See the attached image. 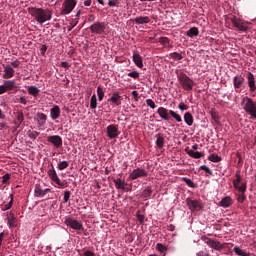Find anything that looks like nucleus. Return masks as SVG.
Returning a JSON list of instances; mask_svg holds the SVG:
<instances>
[{
    "label": "nucleus",
    "instance_id": "nucleus-16",
    "mask_svg": "<svg viewBox=\"0 0 256 256\" xmlns=\"http://www.w3.org/2000/svg\"><path fill=\"white\" fill-rule=\"evenodd\" d=\"M34 121H36L37 127H39V129H42V127H45L47 123V114L38 112L34 118Z\"/></svg>",
    "mask_w": 256,
    "mask_h": 256
},
{
    "label": "nucleus",
    "instance_id": "nucleus-27",
    "mask_svg": "<svg viewBox=\"0 0 256 256\" xmlns=\"http://www.w3.org/2000/svg\"><path fill=\"white\" fill-rule=\"evenodd\" d=\"M156 146L158 149H163L165 146V137L163 134H156Z\"/></svg>",
    "mask_w": 256,
    "mask_h": 256
},
{
    "label": "nucleus",
    "instance_id": "nucleus-35",
    "mask_svg": "<svg viewBox=\"0 0 256 256\" xmlns=\"http://www.w3.org/2000/svg\"><path fill=\"white\" fill-rule=\"evenodd\" d=\"M114 185L116 189H123L124 186H127V183L125 181L121 180V178H117L114 180Z\"/></svg>",
    "mask_w": 256,
    "mask_h": 256
},
{
    "label": "nucleus",
    "instance_id": "nucleus-52",
    "mask_svg": "<svg viewBox=\"0 0 256 256\" xmlns=\"http://www.w3.org/2000/svg\"><path fill=\"white\" fill-rule=\"evenodd\" d=\"M196 256H211V254L209 253V250L205 249V250H200L199 252H197Z\"/></svg>",
    "mask_w": 256,
    "mask_h": 256
},
{
    "label": "nucleus",
    "instance_id": "nucleus-20",
    "mask_svg": "<svg viewBox=\"0 0 256 256\" xmlns=\"http://www.w3.org/2000/svg\"><path fill=\"white\" fill-rule=\"evenodd\" d=\"M157 113L164 121H169L171 119V116H169V110L165 107H159Z\"/></svg>",
    "mask_w": 256,
    "mask_h": 256
},
{
    "label": "nucleus",
    "instance_id": "nucleus-26",
    "mask_svg": "<svg viewBox=\"0 0 256 256\" xmlns=\"http://www.w3.org/2000/svg\"><path fill=\"white\" fill-rule=\"evenodd\" d=\"M15 117H16L15 125L17 128H19L21 127V123L25 121V115L23 114V112L19 111L15 113Z\"/></svg>",
    "mask_w": 256,
    "mask_h": 256
},
{
    "label": "nucleus",
    "instance_id": "nucleus-43",
    "mask_svg": "<svg viewBox=\"0 0 256 256\" xmlns=\"http://www.w3.org/2000/svg\"><path fill=\"white\" fill-rule=\"evenodd\" d=\"M27 135L30 139H37L39 137V132L28 130Z\"/></svg>",
    "mask_w": 256,
    "mask_h": 256
},
{
    "label": "nucleus",
    "instance_id": "nucleus-19",
    "mask_svg": "<svg viewBox=\"0 0 256 256\" xmlns=\"http://www.w3.org/2000/svg\"><path fill=\"white\" fill-rule=\"evenodd\" d=\"M35 197H45L46 193H51V189L46 188L43 190L41 184H36L34 188Z\"/></svg>",
    "mask_w": 256,
    "mask_h": 256
},
{
    "label": "nucleus",
    "instance_id": "nucleus-22",
    "mask_svg": "<svg viewBox=\"0 0 256 256\" xmlns=\"http://www.w3.org/2000/svg\"><path fill=\"white\" fill-rule=\"evenodd\" d=\"M220 207H223L224 209H227L228 207H231L233 205V199L231 196H226L222 198V200L219 202Z\"/></svg>",
    "mask_w": 256,
    "mask_h": 256
},
{
    "label": "nucleus",
    "instance_id": "nucleus-55",
    "mask_svg": "<svg viewBox=\"0 0 256 256\" xmlns=\"http://www.w3.org/2000/svg\"><path fill=\"white\" fill-rule=\"evenodd\" d=\"M128 77H132V79H139V72L137 71L129 72Z\"/></svg>",
    "mask_w": 256,
    "mask_h": 256
},
{
    "label": "nucleus",
    "instance_id": "nucleus-63",
    "mask_svg": "<svg viewBox=\"0 0 256 256\" xmlns=\"http://www.w3.org/2000/svg\"><path fill=\"white\" fill-rule=\"evenodd\" d=\"M159 43H161V45H167V43H169V38L161 37Z\"/></svg>",
    "mask_w": 256,
    "mask_h": 256
},
{
    "label": "nucleus",
    "instance_id": "nucleus-10",
    "mask_svg": "<svg viewBox=\"0 0 256 256\" xmlns=\"http://www.w3.org/2000/svg\"><path fill=\"white\" fill-rule=\"evenodd\" d=\"M91 33H95L96 35H102L105 33V22H95L89 27Z\"/></svg>",
    "mask_w": 256,
    "mask_h": 256
},
{
    "label": "nucleus",
    "instance_id": "nucleus-58",
    "mask_svg": "<svg viewBox=\"0 0 256 256\" xmlns=\"http://www.w3.org/2000/svg\"><path fill=\"white\" fill-rule=\"evenodd\" d=\"M246 197H245V193H240L237 197V201L239 203H243L245 201Z\"/></svg>",
    "mask_w": 256,
    "mask_h": 256
},
{
    "label": "nucleus",
    "instance_id": "nucleus-41",
    "mask_svg": "<svg viewBox=\"0 0 256 256\" xmlns=\"http://www.w3.org/2000/svg\"><path fill=\"white\" fill-rule=\"evenodd\" d=\"M97 95H98V100L103 101V97H105V92L103 91V88H101V86L97 87Z\"/></svg>",
    "mask_w": 256,
    "mask_h": 256
},
{
    "label": "nucleus",
    "instance_id": "nucleus-33",
    "mask_svg": "<svg viewBox=\"0 0 256 256\" xmlns=\"http://www.w3.org/2000/svg\"><path fill=\"white\" fill-rule=\"evenodd\" d=\"M248 85L250 87V91L253 92L256 90L255 77L253 76V74H249V76H248Z\"/></svg>",
    "mask_w": 256,
    "mask_h": 256
},
{
    "label": "nucleus",
    "instance_id": "nucleus-28",
    "mask_svg": "<svg viewBox=\"0 0 256 256\" xmlns=\"http://www.w3.org/2000/svg\"><path fill=\"white\" fill-rule=\"evenodd\" d=\"M187 155H189V157H192V159H201V157L205 156V153H203V152H195L193 150H188L187 151Z\"/></svg>",
    "mask_w": 256,
    "mask_h": 256
},
{
    "label": "nucleus",
    "instance_id": "nucleus-53",
    "mask_svg": "<svg viewBox=\"0 0 256 256\" xmlns=\"http://www.w3.org/2000/svg\"><path fill=\"white\" fill-rule=\"evenodd\" d=\"M200 169L201 171H205L206 173H208V175H213V171H211V169L207 165L200 166Z\"/></svg>",
    "mask_w": 256,
    "mask_h": 256
},
{
    "label": "nucleus",
    "instance_id": "nucleus-21",
    "mask_svg": "<svg viewBox=\"0 0 256 256\" xmlns=\"http://www.w3.org/2000/svg\"><path fill=\"white\" fill-rule=\"evenodd\" d=\"M50 117L52 121H55L61 117V108L58 105H55L53 108L50 109Z\"/></svg>",
    "mask_w": 256,
    "mask_h": 256
},
{
    "label": "nucleus",
    "instance_id": "nucleus-30",
    "mask_svg": "<svg viewBox=\"0 0 256 256\" xmlns=\"http://www.w3.org/2000/svg\"><path fill=\"white\" fill-rule=\"evenodd\" d=\"M187 37H190L193 39V37H197L199 35V28L197 27H192L186 32Z\"/></svg>",
    "mask_w": 256,
    "mask_h": 256
},
{
    "label": "nucleus",
    "instance_id": "nucleus-64",
    "mask_svg": "<svg viewBox=\"0 0 256 256\" xmlns=\"http://www.w3.org/2000/svg\"><path fill=\"white\" fill-rule=\"evenodd\" d=\"M248 115H251L252 119H256V107Z\"/></svg>",
    "mask_w": 256,
    "mask_h": 256
},
{
    "label": "nucleus",
    "instance_id": "nucleus-59",
    "mask_svg": "<svg viewBox=\"0 0 256 256\" xmlns=\"http://www.w3.org/2000/svg\"><path fill=\"white\" fill-rule=\"evenodd\" d=\"M18 103H21V105H27V103H29V102L27 101V98L25 96H21L18 99Z\"/></svg>",
    "mask_w": 256,
    "mask_h": 256
},
{
    "label": "nucleus",
    "instance_id": "nucleus-37",
    "mask_svg": "<svg viewBox=\"0 0 256 256\" xmlns=\"http://www.w3.org/2000/svg\"><path fill=\"white\" fill-rule=\"evenodd\" d=\"M234 253L239 256H251V253H247L245 250H241L239 247H234Z\"/></svg>",
    "mask_w": 256,
    "mask_h": 256
},
{
    "label": "nucleus",
    "instance_id": "nucleus-23",
    "mask_svg": "<svg viewBox=\"0 0 256 256\" xmlns=\"http://www.w3.org/2000/svg\"><path fill=\"white\" fill-rule=\"evenodd\" d=\"M233 83L235 89H241V87H243V85L245 84V78H243V76L241 75L235 76L233 79Z\"/></svg>",
    "mask_w": 256,
    "mask_h": 256
},
{
    "label": "nucleus",
    "instance_id": "nucleus-56",
    "mask_svg": "<svg viewBox=\"0 0 256 256\" xmlns=\"http://www.w3.org/2000/svg\"><path fill=\"white\" fill-rule=\"evenodd\" d=\"M19 65H21V62L19 60H15L10 63V67H12L13 69H18Z\"/></svg>",
    "mask_w": 256,
    "mask_h": 256
},
{
    "label": "nucleus",
    "instance_id": "nucleus-57",
    "mask_svg": "<svg viewBox=\"0 0 256 256\" xmlns=\"http://www.w3.org/2000/svg\"><path fill=\"white\" fill-rule=\"evenodd\" d=\"M178 109H180V111H187V109H189V106H187V104L181 102V103L178 105Z\"/></svg>",
    "mask_w": 256,
    "mask_h": 256
},
{
    "label": "nucleus",
    "instance_id": "nucleus-2",
    "mask_svg": "<svg viewBox=\"0 0 256 256\" xmlns=\"http://www.w3.org/2000/svg\"><path fill=\"white\" fill-rule=\"evenodd\" d=\"M178 81H179L182 89H184V91L193 90V85H195V82L193 81V79H191L189 76H187V74H185L183 72L178 74Z\"/></svg>",
    "mask_w": 256,
    "mask_h": 256
},
{
    "label": "nucleus",
    "instance_id": "nucleus-44",
    "mask_svg": "<svg viewBox=\"0 0 256 256\" xmlns=\"http://www.w3.org/2000/svg\"><path fill=\"white\" fill-rule=\"evenodd\" d=\"M79 23V18H75L72 20V22L69 23V26L67 27L68 31H71L74 27H77Z\"/></svg>",
    "mask_w": 256,
    "mask_h": 256
},
{
    "label": "nucleus",
    "instance_id": "nucleus-36",
    "mask_svg": "<svg viewBox=\"0 0 256 256\" xmlns=\"http://www.w3.org/2000/svg\"><path fill=\"white\" fill-rule=\"evenodd\" d=\"M151 195H153V189H151V187L148 186L146 189L143 190L142 197L144 199H149V197H151Z\"/></svg>",
    "mask_w": 256,
    "mask_h": 256
},
{
    "label": "nucleus",
    "instance_id": "nucleus-15",
    "mask_svg": "<svg viewBox=\"0 0 256 256\" xmlns=\"http://www.w3.org/2000/svg\"><path fill=\"white\" fill-rule=\"evenodd\" d=\"M48 176L50 177L51 181L56 183V185H59V187H65V183L61 182V179H59L57 171H55V168L53 166L52 169L48 171Z\"/></svg>",
    "mask_w": 256,
    "mask_h": 256
},
{
    "label": "nucleus",
    "instance_id": "nucleus-31",
    "mask_svg": "<svg viewBox=\"0 0 256 256\" xmlns=\"http://www.w3.org/2000/svg\"><path fill=\"white\" fill-rule=\"evenodd\" d=\"M108 101L114 103V105H121V95L119 93H114Z\"/></svg>",
    "mask_w": 256,
    "mask_h": 256
},
{
    "label": "nucleus",
    "instance_id": "nucleus-38",
    "mask_svg": "<svg viewBox=\"0 0 256 256\" xmlns=\"http://www.w3.org/2000/svg\"><path fill=\"white\" fill-rule=\"evenodd\" d=\"M169 115H171L173 119L177 121V123H181L183 121V119L181 118V115H179L177 112L173 110H169Z\"/></svg>",
    "mask_w": 256,
    "mask_h": 256
},
{
    "label": "nucleus",
    "instance_id": "nucleus-32",
    "mask_svg": "<svg viewBox=\"0 0 256 256\" xmlns=\"http://www.w3.org/2000/svg\"><path fill=\"white\" fill-rule=\"evenodd\" d=\"M28 93L29 95H32L33 97H37L39 93H41V90L37 88V86H28Z\"/></svg>",
    "mask_w": 256,
    "mask_h": 256
},
{
    "label": "nucleus",
    "instance_id": "nucleus-39",
    "mask_svg": "<svg viewBox=\"0 0 256 256\" xmlns=\"http://www.w3.org/2000/svg\"><path fill=\"white\" fill-rule=\"evenodd\" d=\"M171 59H174V61H181L183 59V55H181L179 52H173L170 53Z\"/></svg>",
    "mask_w": 256,
    "mask_h": 256
},
{
    "label": "nucleus",
    "instance_id": "nucleus-29",
    "mask_svg": "<svg viewBox=\"0 0 256 256\" xmlns=\"http://www.w3.org/2000/svg\"><path fill=\"white\" fill-rule=\"evenodd\" d=\"M184 121L186 123V125H188L189 127H191V125H193V114H191V112H186L184 114Z\"/></svg>",
    "mask_w": 256,
    "mask_h": 256
},
{
    "label": "nucleus",
    "instance_id": "nucleus-61",
    "mask_svg": "<svg viewBox=\"0 0 256 256\" xmlns=\"http://www.w3.org/2000/svg\"><path fill=\"white\" fill-rule=\"evenodd\" d=\"M241 183V176L238 174L236 175V179L233 181L234 187H237Z\"/></svg>",
    "mask_w": 256,
    "mask_h": 256
},
{
    "label": "nucleus",
    "instance_id": "nucleus-17",
    "mask_svg": "<svg viewBox=\"0 0 256 256\" xmlns=\"http://www.w3.org/2000/svg\"><path fill=\"white\" fill-rule=\"evenodd\" d=\"M243 103H245L244 111L248 114H250L256 108L255 102H253V99H251L249 97H244Z\"/></svg>",
    "mask_w": 256,
    "mask_h": 256
},
{
    "label": "nucleus",
    "instance_id": "nucleus-34",
    "mask_svg": "<svg viewBox=\"0 0 256 256\" xmlns=\"http://www.w3.org/2000/svg\"><path fill=\"white\" fill-rule=\"evenodd\" d=\"M156 249L159 253H163V256L167 255V252L169 251V248L161 243L156 245Z\"/></svg>",
    "mask_w": 256,
    "mask_h": 256
},
{
    "label": "nucleus",
    "instance_id": "nucleus-47",
    "mask_svg": "<svg viewBox=\"0 0 256 256\" xmlns=\"http://www.w3.org/2000/svg\"><path fill=\"white\" fill-rule=\"evenodd\" d=\"M11 180V174L7 173L2 177V185H9V181Z\"/></svg>",
    "mask_w": 256,
    "mask_h": 256
},
{
    "label": "nucleus",
    "instance_id": "nucleus-50",
    "mask_svg": "<svg viewBox=\"0 0 256 256\" xmlns=\"http://www.w3.org/2000/svg\"><path fill=\"white\" fill-rule=\"evenodd\" d=\"M235 189H238L240 193H245L247 191V184L243 183L241 186L238 184Z\"/></svg>",
    "mask_w": 256,
    "mask_h": 256
},
{
    "label": "nucleus",
    "instance_id": "nucleus-7",
    "mask_svg": "<svg viewBox=\"0 0 256 256\" xmlns=\"http://www.w3.org/2000/svg\"><path fill=\"white\" fill-rule=\"evenodd\" d=\"M121 132L119 131V126L115 124H110L106 128V135L109 139H117Z\"/></svg>",
    "mask_w": 256,
    "mask_h": 256
},
{
    "label": "nucleus",
    "instance_id": "nucleus-5",
    "mask_svg": "<svg viewBox=\"0 0 256 256\" xmlns=\"http://www.w3.org/2000/svg\"><path fill=\"white\" fill-rule=\"evenodd\" d=\"M232 24L238 29V31L246 32L249 31V22L245 20H241L237 18V16H233L231 18Z\"/></svg>",
    "mask_w": 256,
    "mask_h": 256
},
{
    "label": "nucleus",
    "instance_id": "nucleus-8",
    "mask_svg": "<svg viewBox=\"0 0 256 256\" xmlns=\"http://www.w3.org/2000/svg\"><path fill=\"white\" fill-rule=\"evenodd\" d=\"M65 225L67 227H70L71 229H74L75 231H83V223L81 221L75 220L71 217H68L65 219Z\"/></svg>",
    "mask_w": 256,
    "mask_h": 256
},
{
    "label": "nucleus",
    "instance_id": "nucleus-6",
    "mask_svg": "<svg viewBox=\"0 0 256 256\" xmlns=\"http://www.w3.org/2000/svg\"><path fill=\"white\" fill-rule=\"evenodd\" d=\"M204 242L206 245H208V247H210V249H214L215 251H221L227 247V243L221 244V242L213 240L209 237L204 238Z\"/></svg>",
    "mask_w": 256,
    "mask_h": 256
},
{
    "label": "nucleus",
    "instance_id": "nucleus-60",
    "mask_svg": "<svg viewBox=\"0 0 256 256\" xmlns=\"http://www.w3.org/2000/svg\"><path fill=\"white\" fill-rule=\"evenodd\" d=\"M108 5H109V7H117V5H119V1L118 0H109Z\"/></svg>",
    "mask_w": 256,
    "mask_h": 256
},
{
    "label": "nucleus",
    "instance_id": "nucleus-51",
    "mask_svg": "<svg viewBox=\"0 0 256 256\" xmlns=\"http://www.w3.org/2000/svg\"><path fill=\"white\" fill-rule=\"evenodd\" d=\"M146 105L150 107V109H156L157 105H155V102L152 99L146 100Z\"/></svg>",
    "mask_w": 256,
    "mask_h": 256
},
{
    "label": "nucleus",
    "instance_id": "nucleus-54",
    "mask_svg": "<svg viewBox=\"0 0 256 256\" xmlns=\"http://www.w3.org/2000/svg\"><path fill=\"white\" fill-rule=\"evenodd\" d=\"M64 203H68L69 202V199H71V191H65L64 192Z\"/></svg>",
    "mask_w": 256,
    "mask_h": 256
},
{
    "label": "nucleus",
    "instance_id": "nucleus-18",
    "mask_svg": "<svg viewBox=\"0 0 256 256\" xmlns=\"http://www.w3.org/2000/svg\"><path fill=\"white\" fill-rule=\"evenodd\" d=\"M4 73L2 78L4 79H13L15 77V69L11 65H3Z\"/></svg>",
    "mask_w": 256,
    "mask_h": 256
},
{
    "label": "nucleus",
    "instance_id": "nucleus-49",
    "mask_svg": "<svg viewBox=\"0 0 256 256\" xmlns=\"http://www.w3.org/2000/svg\"><path fill=\"white\" fill-rule=\"evenodd\" d=\"M11 200L8 204L4 205V207L2 208V211H9V209H11V207H13V195H10Z\"/></svg>",
    "mask_w": 256,
    "mask_h": 256
},
{
    "label": "nucleus",
    "instance_id": "nucleus-46",
    "mask_svg": "<svg viewBox=\"0 0 256 256\" xmlns=\"http://www.w3.org/2000/svg\"><path fill=\"white\" fill-rule=\"evenodd\" d=\"M182 181L188 185V187H191L192 189H195V183L189 179V178H182Z\"/></svg>",
    "mask_w": 256,
    "mask_h": 256
},
{
    "label": "nucleus",
    "instance_id": "nucleus-11",
    "mask_svg": "<svg viewBox=\"0 0 256 256\" xmlns=\"http://www.w3.org/2000/svg\"><path fill=\"white\" fill-rule=\"evenodd\" d=\"M147 175H149V173H147V170L143 168H136L130 173L129 179H131V181H135V179H140L141 177H147Z\"/></svg>",
    "mask_w": 256,
    "mask_h": 256
},
{
    "label": "nucleus",
    "instance_id": "nucleus-45",
    "mask_svg": "<svg viewBox=\"0 0 256 256\" xmlns=\"http://www.w3.org/2000/svg\"><path fill=\"white\" fill-rule=\"evenodd\" d=\"M209 161H212V163H219L221 161V157H219L217 154H212L208 157Z\"/></svg>",
    "mask_w": 256,
    "mask_h": 256
},
{
    "label": "nucleus",
    "instance_id": "nucleus-3",
    "mask_svg": "<svg viewBox=\"0 0 256 256\" xmlns=\"http://www.w3.org/2000/svg\"><path fill=\"white\" fill-rule=\"evenodd\" d=\"M18 88L17 81L11 80V78L5 79L3 85H0V95L9 91H17Z\"/></svg>",
    "mask_w": 256,
    "mask_h": 256
},
{
    "label": "nucleus",
    "instance_id": "nucleus-62",
    "mask_svg": "<svg viewBox=\"0 0 256 256\" xmlns=\"http://www.w3.org/2000/svg\"><path fill=\"white\" fill-rule=\"evenodd\" d=\"M8 223H9L10 227H16L17 226V219H15V218L9 219Z\"/></svg>",
    "mask_w": 256,
    "mask_h": 256
},
{
    "label": "nucleus",
    "instance_id": "nucleus-42",
    "mask_svg": "<svg viewBox=\"0 0 256 256\" xmlns=\"http://www.w3.org/2000/svg\"><path fill=\"white\" fill-rule=\"evenodd\" d=\"M67 167H69V162L68 161H62V162L58 163L59 171H63L65 169H67Z\"/></svg>",
    "mask_w": 256,
    "mask_h": 256
},
{
    "label": "nucleus",
    "instance_id": "nucleus-25",
    "mask_svg": "<svg viewBox=\"0 0 256 256\" xmlns=\"http://www.w3.org/2000/svg\"><path fill=\"white\" fill-rule=\"evenodd\" d=\"M150 22H151V19H149V16H140L134 19V23L136 25H146L147 23H150Z\"/></svg>",
    "mask_w": 256,
    "mask_h": 256
},
{
    "label": "nucleus",
    "instance_id": "nucleus-24",
    "mask_svg": "<svg viewBox=\"0 0 256 256\" xmlns=\"http://www.w3.org/2000/svg\"><path fill=\"white\" fill-rule=\"evenodd\" d=\"M133 62L135 63L136 67H139V69H143V57H141L139 53L134 52Z\"/></svg>",
    "mask_w": 256,
    "mask_h": 256
},
{
    "label": "nucleus",
    "instance_id": "nucleus-12",
    "mask_svg": "<svg viewBox=\"0 0 256 256\" xmlns=\"http://www.w3.org/2000/svg\"><path fill=\"white\" fill-rule=\"evenodd\" d=\"M47 141L54 145L56 149H61V147H63V138L59 135L48 136Z\"/></svg>",
    "mask_w": 256,
    "mask_h": 256
},
{
    "label": "nucleus",
    "instance_id": "nucleus-13",
    "mask_svg": "<svg viewBox=\"0 0 256 256\" xmlns=\"http://www.w3.org/2000/svg\"><path fill=\"white\" fill-rule=\"evenodd\" d=\"M48 176L50 177L51 181L56 183V185H59V187H65V183L61 182V179H59L57 171H55V168L53 166L52 169L48 171Z\"/></svg>",
    "mask_w": 256,
    "mask_h": 256
},
{
    "label": "nucleus",
    "instance_id": "nucleus-14",
    "mask_svg": "<svg viewBox=\"0 0 256 256\" xmlns=\"http://www.w3.org/2000/svg\"><path fill=\"white\" fill-rule=\"evenodd\" d=\"M48 176L50 177L51 181L56 183V185H59V187H65V183L61 182V179H59L57 171H55V168L53 166L52 169L48 171Z\"/></svg>",
    "mask_w": 256,
    "mask_h": 256
},
{
    "label": "nucleus",
    "instance_id": "nucleus-1",
    "mask_svg": "<svg viewBox=\"0 0 256 256\" xmlns=\"http://www.w3.org/2000/svg\"><path fill=\"white\" fill-rule=\"evenodd\" d=\"M29 13L32 15L40 25H43L46 21H51L53 17V11L43 8H29Z\"/></svg>",
    "mask_w": 256,
    "mask_h": 256
},
{
    "label": "nucleus",
    "instance_id": "nucleus-9",
    "mask_svg": "<svg viewBox=\"0 0 256 256\" xmlns=\"http://www.w3.org/2000/svg\"><path fill=\"white\" fill-rule=\"evenodd\" d=\"M186 205L190 209V211H201L203 209V203L201 200H192L187 198Z\"/></svg>",
    "mask_w": 256,
    "mask_h": 256
},
{
    "label": "nucleus",
    "instance_id": "nucleus-4",
    "mask_svg": "<svg viewBox=\"0 0 256 256\" xmlns=\"http://www.w3.org/2000/svg\"><path fill=\"white\" fill-rule=\"evenodd\" d=\"M77 7V0H64L61 15H69Z\"/></svg>",
    "mask_w": 256,
    "mask_h": 256
},
{
    "label": "nucleus",
    "instance_id": "nucleus-40",
    "mask_svg": "<svg viewBox=\"0 0 256 256\" xmlns=\"http://www.w3.org/2000/svg\"><path fill=\"white\" fill-rule=\"evenodd\" d=\"M97 107V95L93 94L90 99V108L95 109Z\"/></svg>",
    "mask_w": 256,
    "mask_h": 256
},
{
    "label": "nucleus",
    "instance_id": "nucleus-48",
    "mask_svg": "<svg viewBox=\"0 0 256 256\" xmlns=\"http://www.w3.org/2000/svg\"><path fill=\"white\" fill-rule=\"evenodd\" d=\"M210 115H211L213 121H215V123H218V121H219V114L217 113V111H215V109L211 110Z\"/></svg>",
    "mask_w": 256,
    "mask_h": 256
}]
</instances>
